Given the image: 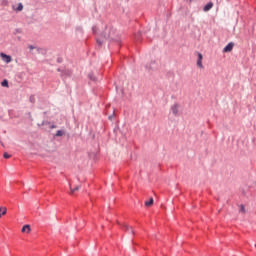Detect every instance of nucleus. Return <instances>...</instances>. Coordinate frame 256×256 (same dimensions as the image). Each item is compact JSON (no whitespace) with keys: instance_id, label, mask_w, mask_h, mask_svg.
I'll list each match as a JSON object with an SVG mask.
<instances>
[{"instance_id":"f257e3e1","label":"nucleus","mask_w":256,"mask_h":256,"mask_svg":"<svg viewBox=\"0 0 256 256\" xmlns=\"http://www.w3.org/2000/svg\"><path fill=\"white\" fill-rule=\"evenodd\" d=\"M170 109L174 117H179V115H181L179 114V103H174Z\"/></svg>"},{"instance_id":"f03ea898","label":"nucleus","mask_w":256,"mask_h":256,"mask_svg":"<svg viewBox=\"0 0 256 256\" xmlns=\"http://www.w3.org/2000/svg\"><path fill=\"white\" fill-rule=\"evenodd\" d=\"M0 57L4 63H11L13 61V58L10 55H7L5 53H0Z\"/></svg>"},{"instance_id":"7ed1b4c3","label":"nucleus","mask_w":256,"mask_h":256,"mask_svg":"<svg viewBox=\"0 0 256 256\" xmlns=\"http://www.w3.org/2000/svg\"><path fill=\"white\" fill-rule=\"evenodd\" d=\"M233 47H235V43L230 42L223 48V53H231L233 51Z\"/></svg>"},{"instance_id":"20e7f679","label":"nucleus","mask_w":256,"mask_h":256,"mask_svg":"<svg viewBox=\"0 0 256 256\" xmlns=\"http://www.w3.org/2000/svg\"><path fill=\"white\" fill-rule=\"evenodd\" d=\"M197 67L203 69V54L198 52Z\"/></svg>"},{"instance_id":"39448f33","label":"nucleus","mask_w":256,"mask_h":256,"mask_svg":"<svg viewBox=\"0 0 256 256\" xmlns=\"http://www.w3.org/2000/svg\"><path fill=\"white\" fill-rule=\"evenodd\" d=\"M122 229H123V231H127L128 233H131L132 235H135V232L133 231V227H131L127 224H123Z\"/></svg>"},{"instance_id":"423d86ee","label":"nucleus","mask_w":256,"mask_h":256,"mask_svg":"<svg viewBox=\"0 0 256 256\" xmlns=\"http://www.w3.org/2000/svg\"><path fill=\"white\" fill-rule=\"evenodd\" d=\"M147 71H155L157 69V62L153 61L149 66H146Z\"/></svg>"},{"instance_id":"0eeeda50","label":"nucleus","mask_w":256,"mask_h":256,"mask_svg":"<svg viewBox=\"0 0 256 256\" xmlns=\"http://www.w3.org/2000/svg\"><path fill=\"white\" fill-rule=\"evenodd\" d=\"M21 231H22V233H27V234L31 233V225H29V224L24 225L22 227Z\"/></svg>"},{"instance_id":"6e6552de","label":"nucleus","mask_w":256,"mask_h":256,"mask_svg":"<svg viewBox=\"0 0 256 256\" xmlns=\"http://www.w3.org/2000/svg\"><path fill=\"white\" fill-rule=\"evenodd\" d=\"M211 9H213V2H208L204 8L203 11L207 12V11H211Z\"/></svg>"},{"instance_id":"1a4fd4ad","label":"nucleus","mask_w":256,"mask_h":256,"mask_svg":"<svg viewBox=\"0 0 256 256\" xmlns=\"http://www.w3.org/2000/svg\"><path fill=\"white\" fill-rule=\"evenodd\" d=\"M7 215V207L1 206L0 207V219L2 216Z\"/></svg>"},{"instance_id":"9d476101","label":"nucleus","mask_w":256,"mask_h":256,"mask_svg":"<svg viewBox=\"0 0 256 256\" xmlns=\"http://www.w3.org/2000/svg\"><path fill=\"white\" fill-rule=\"evenodd\" d=\"M88 78L90 79V81H97V78L95 77V75L92 72H90L88 74Z\"/></svg>"},{"instance_id":"9b49d317","label":"nucleus","mask_w":256,"mask_h":256,"mask_svg":"<svg viewBox=\"0 0 256 256\" xmlns=\"http://www.w3.org/2000/svg\"><path fill=\"white\" fill-rule=\"evenodd\" d=\"M153 202H154L153 198H150V201L145 202V207H151V205H153Z\"/></svg>"},{"instance_id":"f8f14e48","label":"nucleus","mask_w":256,"mask_h":256,"mask_svg":"<svg viewBox=\"0 0 256 256\" xmlns=\"http://www.w3.org/2000/svg\"><path fill=\"white\" fill-rule=\"evenodd\" d=\"M76 31H77V33H81V35H83V27L82 26H77Z\"/></svg>"},{"instance_id":"ddd939ff","label":"nucleus","mask_w":256,"mask_h":256,"mask_svg":"<svg viewBox=\"0 0 256 256\" xmlns=\"http://www.w3.org/2000/svg\"><path fill=\"white\" fill-rule=\"evenodd\" d=\"M16 11H23V4L19 3L18 7L16 8Z\"/></svg>"},{"instance_id":"4468645a","label":"nucleus","mask_w":256,"mask_h":256,"mask_svg":"<svg viewBox=\"0 0 256 256\" xmlns=\"http://www.w3.org/2000/svg\"><path fill=\"white\" fill-rule=\"evenodd\" d=\"M70 189H71V193H75V191H79V186H76L74 188L70 186Z\"/></svg>"},{"instance_id":"2eb2a0df","label":"nucleus","mask_w":256,"mask_h":256,"mask_svg":"<svg viewBox=\"0 0 256 256\" xmlns=\"http://www.w3.org/2000/svg\"><path fill=\"white\" fill-rule=\"evenodd\" d=\"M56 137H63V131L58 130L56 133Z\"/></svg>"},{"instance_id":"dca6fc26","label":"nucleus","mask_w":256,"mask_h":256,"mask_svg":"<svg viewBox=\"0 0 256 256\" xmlns=\"http://www.w3.org/2000/svg\"><path fill=\"white\" fill-rule=\"evenodd\" d=\"M92 33H93V35H97V26H93L92 27Z\"/></svg>"},{"instance_id":"f3484780","label":"nucleus","mask_w":256,"mask_h":256,"mask_svg":"<svg viewBox=\"0 0 256 256\" xmlns=\"http://www.w3.org/2000/svg\"><path fill=\"white\" fill-rule=\"evenodd\" d=\"M4 159H11V155H9L7 152L3 155Z\"/></svg>"},{"instance_id":"a211bd4d","label":"nucleus","mask_w":256,"mask_h":256,"mask_svg":"<svg viewBox=\"0 0 256 256\" xmlns=\"http://www.w3.org/2000/svg\"><path fill=\"white\" fill-rule=\"evenodd\" d=\"M97 45H99V47H101V45H103V41L101 39H96Z\"/></svg>"},{"instance_id":"6ab92c4d","label":"nucleus","mask_w":256,"mask_h":256,"mask_svg":"<svg viewBox=\"0 0 256 256\" xmlns=\"http://www.w3.org/2000/svg\"><path fill=\"white\" fill-rule=\"evenodd\" d=\"M240 213H245V206L244 205L240 206Z\"/></svg>"},{"instance_id":"aec40b11","label":"nucleus","mask_w":256,"mask_h":256,"mask_svg":"<svg viewBox=\"0 0 256 256\" xmlns=\"http://www.w3.org/2000/svg\"><path fill=\"white\" fill-rule=\"evenodd\" d=\"M112 32H113V28L110 30V32L108 34V39H113V36L111 35Z\"/></svg>"},{"instance_id":"412c9836","label":"nucleus","mask_w":256,"mask_h":256,"mask_svg":"<svg viewBox=\"0 0 256 256\" xmlns=\"http://www.w3.org/2000/svg\"><path fill=\"white\" fill-rule=\"evenodd\" d=\"M7 85H8L7 80H4V81L2 82V87H7Z\"/></svg>"},{"instance_id":"4be33fe9","label":"nucleus","mask_w":256,"mask_h":256,"mask_svg":"<svg viewBox=\"0 0 256 256\" xmlns=\"http://www.w3.org/2000/svg\"><path fill=\"white\" fill-rule=\"evenodd\" d=\"M29 49H30V51H33V49H35V46L30 45V46H29Z\"/></svg>"},{"instance_id":"5701e85b","label":"nucleus","mask_w":256,"mask_h":256,"mask_svg":"<svg viewBox=\"0 0 256 256\" xmlns=\"http://www.w3.org/2000/svg\"><path fill=\"white\" fill-rule=\"evenodd\" d=\"M55 127H57V126L52 125V126H50V129H55Z\"/></svg>"},{"instance_id":"b1692460","label":"nucleus","mask_w":256,"mask_h":256,"mask_svg":"<svg viewBox=\"0 0 256 256\" xmlns=\"http://www.w3.org/2000/svg\"><path fill=\"white\" fill-rule=\"evenodd\" d=\"M108 119L111 121V119H113V116H109Z\"/></svg>"}]
</instances>
